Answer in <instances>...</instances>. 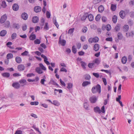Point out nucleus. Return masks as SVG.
I'll list each match as a JSON object with an SVG mask.
<instances>
[{
  "label": "nucleus",
  "mask_w": 134,
  "mask_h": 134,
  "mask_svg": "<svg viewBox=\"0 0 134 134\" xmlns=\"http://www.w3.org/2000/svg\"><path fill=\"white\" fill-rule=\"evenodd\" d=\"M33 32H32L29 36V38L30 40H33L36 38V36L35 34H33Z\"/></svg>",
  "instance_id": "13"
},
{
  "label": "nucleus",
  "mask_w": 134,
  "mask_h": 134,
  "mask_svg": "<svg viewBox=\"0 0 134 134\" xmlns=\"http://www.w3.org/2000/svg\"><path fill=\"white\" fill-rule=\"evenodd\" d=\"M34 43L35 44H40L41 43L40 40L38 39H36L34 41Z\"/></svg>",
  "instance_id": "46"
},
{
  "label": "nucleus",
  "mask_w": 134,
  "mask_h": 134,
  "mask_svg": "<svg viewBox=\"0 0 134 134\" xmlns=\"http://www.w3.org/2000/svg\"><path fill=\"white\" fill-rule=\"evenodd\" d=\"M44 29H46V30H48L49 27L48 25V23H45V24L44 26Z\"/></svg>",
  "instance_id": "58"
},
{
  "label": "nucleus",
  "mask_w": 134,
  "mask_h": 134,
  "mask_svg": "<svg viewBox=\"0 0 134 134\" xmlns=\"http://www.w3.org/2000/svg\"><path fill=\"white\" fill-rule=\"evenodd\" d=\"M129 26L128 25H125L123 27V30L125 32H127L129 30Z\"/></svg>",
  "instance_id": "24"
},
{
  "label": "nucleus",
  "mask_w": 134,
  "mask_h": 134,
  "mask_svg": "<svg viewBox=\"0 0 134 134\" xmlns=\"http://www.w3.org/2000/svg\"><path fill=\"white\" fill-rule=\"evenodd\" d=\"M119 14L120 17H125L126 13L124 11L122 10L119 12Z\"/></svg>",
  "instance_id": "19"
},
{
  "label": "nucleus",
  "mask_w": 134,
  "mask_h": 134,
  "mask_svg": "<svg viewBox=\"0 0 134 134\" xmlns=\"http://www.w3.org/2000/svg\"><path fill=\"white\" fill-rule=\"evenodd\" d=\"M12 86L14 87L16 89H18L20 87V85L18 82L13 83Z\"/></svg>",
  "instance_id": "8"
},
{
  "label": "nucleus",
  "mask_w": 134,
  "mask_h": 134,
  "mask_svg": "<svg viewBox=\"0 0 134 134\" xmlns=\"http://www.w3.org/2000/svg\"><path fill=\"white\" fill-rule=\"evenodd\" d=\"M102 0H94L93 2L94 4H96L99 3Z\"/></svg>",
  "instance_id": "50"
},
{
  "label": "nucleus",
  "mask_w": 134,
  "mask_h": 134,
  "mask_svg": "<svg viewBox=\"0 0 134 134\" xmlns=\"http://www.w3.org/2000/svg\"><path fill=\"white\" fill-rule=\"evenodd\" d=\"M13 75L14 77H17L21 76V74L19 73H15L13 74Z\"/></svg>",
  "instance_id": "57"
},
{
  "label": "nucleus",
  "mask_w": 134,
  "mask_h": 134,
  "mask_svg": "<svg viewBox=\"0 0 134 134\" xmlns=\"http://www.w3.org/2000/svg\"><path fill=\"white\" fill-rule=\"evenodd\" d=\"M29 52L26 51H25L24 52L21 54V55L23 56H29V55H28Z\"/></svg>",
  "instance_id": "36"
},
{
  "label": "nucleus",
  "mask_w": 134,
  "mask_h": 134,
  "mask_svg": "<svg viewBox=\"0 0 134 134\" xmlns=\"http://www.w3.org/2000/svg\"><path fill=\"white\" fill-rule=\"evenodd\" d=\"M99 46L98 44H96L94 46V49L96 51H97L99 49Z\"/></svg>",
  "instance_id": "16"
},
{
  "label": "nucleus",
  "mask_w": 134,
  "mask_h": 134,
  "mask_svg": "<svg viewBox=\"0 0 134 134\" xmlns=\"http://www.w3.org/2000/svg\"><path fill=\"white\" fill-rule=\"evenodd\" d=\"M93 110L96 113H99L100 114L101 112V110L97 106L94 108Z\"/></svg>",
  "instance_id": "11"
},
{
  "label": "nucleus",
  "mask_w": 134,
  "mask_h": 134,
  "mask_svg": "<svg viewBox=\"0 0 134 134\" xmlns=\"http://www.w3.org/2000/svg\"><path fill=\"white\" fill-rule=\"evenodd\" d=\"M59 43L63 46H65L66 44V41L64 40H62L61 39V36L59 38Z\"/></svg>",
  "instance_id": "4"
},
{
  "label": "nucleus",
  "mask_w": 134,
  "mask_h": 134,
  "mask_svg": "<svg viewBox=\"0 0 134 134\" xmlns=\"http://www.w3.org/2000/svg\"><path fill=\"white\" fill-rule=\"evenodd\" d=\"M39 66L41 68L44 70H46V68L43 65L42 63H40L39 64Z\"/></svg>",
  "instance_id": "40"
},
{
  "label": "nucleus",
  "mask_w": 134,
  "mask_h": 134,
  "mask_svg": "<svg viewBox=\"0 0 134 134\" xmlns=\"http://www.w3.org/2000/svg\"><path fill=\"white\" fill-rule=\"evenodd\" d=\"M15 61L18 63H20L22 62V59L21 57H16L15 58Z\"/></svg>",
  "instance_id": "17"
},
{
  "label": "nucleus",
  "mask_w": 134,
  "mask_h": 134,
  "mask_svg": "<svg viewBox=\"0 0 134 134\" xmlns=\"http://www.w3.org/2000/svg\"><path fill=\"white\" fill-rule=\"evenodd\" d=\"M36 71L39 74H41L43 73V71L41 69L37 67L36 69Z\"/></svg>",
  "instance_id": "23"
},
{
  "label": "nucleus",
  "mask_w": 134,
  "mask_h": 134,
  "mask_svg": "<svg viewBox=\"0 0 134 134\" xmlns=\"http://www.w3.org/2000/svg\"><path fill=\"white\" fill-rule=\"evenodd\" d=\"M49 83L51 84L52 85H56L58 86H59V85L54 81L51 80H50Z\"/></svg>",
  "instance_id": "28"
},
{
  "label": "nucleus",
  "mask_w": 134,
  "mask_h": 134,
  "mask_svg": "<svg viewBox=\"0 0 134 134\" xmlns=\"http://www.w3.org/2000/svg\"><path fill=\"white\" fill-rule=\"evenodd\" d=\"M105 27L106 29L108 31H110L111 28V26L109 24L105 26Z\"/></svg>",
  "instance_id": "45"
},
{
  "label": "nucleus",
  "mask_w": 134,
  "mask_h": 134,
  "mask_svg": "<svg viewBox=\"0 0 134 134\" xmlns=\"http://www.w3.org/2000/svg\"><path fill=\"white\" fill-rule=\"evenodd\" d=\"M93 75L97 78H98L99 77V75L98 73H93Z\"/></svg>",
  "instance_id": "52"
},
{
  "label": "nucleus",
  "mask_w": 134,
  "mask_h": 134,
  "mask_svg": "<svg viewBox=\"0 0 134 134\" xmlns=\"http://www.w3.org/2000/svg\"><path fill=\"white\" fill-rule=\"evenodd\" d=\"M87 30V27H84L82 29V31L84 33H85Z\"/></svg>",
  "instance_id": "49"
},
{
  "label": "nucleus",
  "mask_w": 134,
  "mask_h": 134,
  "mask_svg": "<svg viewBox=\"0 0 134 134\" xmlns=\"http://www.w3.org/2000/svg\"><path fill=\"white\" fill-rule=\"evenodd\" d=\"M79 55H83L84 54H85V53L84 52L82 51H81L80 52H78Z\"/></svg>",
  "instance_id": "64"
},
{
  "label": "nucleus",
  "mask_w": 134,
  "mask_h": 134,
  "mask_svg": "<svg viewBox=\"0 0 134 134\" xmlns=\"http://www.w3.org/2000/svg\"><path fill=\"white\" fill-rule=\"evenodd\" d=\"M34 10L36 13L39 12L41 11V8L38 6H36L34 8Z\"/></svg>",
  "instance_id": "6"
},
{
  "label": "nucleus",
  "mask_w": 134,
  "mask_h": 134,
  "mask_svg": "<svg viewBox=\"0 0 134 134\" xmlns=\"http://www.w3.org/2000/svg\"><path fill=\"white\" fill-rule=\"evenodd\" d=\"M4 27L7 28H9L10 27V23L9 21H6L4 23Z\"/></svg>",
  "instance_id": "12"
},
{
  "label": "nucleus",
  "mask_w": 134,
  "mask_h": 134,
  "mask_svg": "<svg viewBox=\"0 0 134 134\" xmlns=\"http://www.w3.org/2000/svg\"><path fill=\"white\" fill-rule=\"evenodd\" d=\"M13 28L16 30H18L20 27V25L19 24L14 23L12 25Z\"/></svg>",
  "instance_id": "7"
},
{
  "label": "nucleus",
  "mask_w": 134,
  "mask_h": 134,
  "mask_svg": "<svg viewBox=\"0 0 134 134\" xmlns=\"http://www.w3.org/2000/svg\"><path fill=\"white\" fill-rule=\"evenodd\" d=\"M1 6L3 8H6L7 5L5 1H3L2 2Z\"/></svg>",
  "instance_id": "43"
},
{
  "label": "nucleus",
  "mask_w": 134,
  "mask_h": 134,
  "mask_svg": "<svg viewBox=\"0 0 134 134\" xmlns=\"http://www.w3.org/2000/svg\"><path fill=\"white\" fill-rule=\"evenodd\" d=\"M19 82L21 84V86H23L24 85H27V83L25 79H22L19 81Z\"/></svg>",
  "instance_id": "5"
},
{
  "label": "nucleus",
  "mask_w": 134,
  "mask_h": 134,
  "mask_svg": "<svg viewBox=\"0 0 134 134\" xmlns=\"http://www.w3.org/2000/svg\"><path fill=\"white\" fill-rule=\"evenodd\" d=\"M74 30V28H71L70 29L68 32V34H72Z\"/></svg>",
  "instance_id": "38"
},
{
  "label": "nucleus",
  "mask_w": 134,
  "mask_h": 134,
  "mask_svg": "<svg viewBox=\"0 0 134 134\" xmlns=\"http://www.w3.org/2000/svg\"><path fill=\"white\" fill-rule=\"evenodd\" d=\"M116 5L114 4H111V9L112 11H115L116 9Z\"/></svg>",
  "instance_id": "30"
},
{
  "label": "nucleus",
  "mask_w": 134,
  "mask_h": 134,
  "mask_svg": "<svg viewBox=\"0 0 134 134\" xmlns=\"http://www.w3.org/2000/svg\"><path fill=\"white\" fill-rule=\"evenodd\" d=\"M117 37L119 40H121L123 37L122 34L121 32L118 33L117 34Z\"/></svg>",
  "instance_id": "25"
},
{
  "label": "nucleus",
  "mask_w": 134,
  "mask_h": 134,
  "mask_svg": "<svg viewBox=\"0 0 134 134\" xmlns=\"http://www.w3.org/2000/svg\"><path fill=\"white\" fill-rule=\"evenodd\" d=\"M89 105L87 103H84L83 104V106L84 108H85V109L87 110H89Z\"/></svg>",
  "instance_id": "32"
},
{
  "label": "nucleus",
  "mask_w": 134,
  "mask_h": 134,
  "mask_svg": "<svg viewBox=\"0 0 134 134\" xmlns=\"http://www.w3.org/2000/svg\"><path fill=\"white\" fill-rule=\"evenodd\" d=\"M99 40V38L97 37H95L93 38V42H98Z\"/></svg>",
  "instance_id": "35"
},
{
  "label": "nucleus",
  "mask_w": 134,
  "mask_h": 134,
  "mask_svg": "<svg viewBox=\"0 0 134 134\" xmlns=\"http://www.w3.org/2000/svg\"><path fill=\"white\" fill-rule=\"evenodd\" d=\"M68 86L67 87V88H68V89L69 90L72 87L73 85L72 83H69L68 84Z\"/></svg>",
  "instance_id": "42"
},
{
  "label": "nucleus",
  "mask_w": 134,
  "mask_h": 134,
  "mask_svg": "<svg viewBox=\"0 0 134 134\" xmlns=\"http://www.w3.org/2000/svg\"><path fill=\"white\" fill-rule=\"evenodd\" d=\"M91 84V82L90 81H84L83 82L82 84V86L83 87L86 86L87 85H90Z\"/></svg>",
  "instance_id": "15"
},
{
  "label": "nucleus",
  "mask_w": 134,
  "mask_h": 134,
  "mask_svg": "<svg viewBox=\"0 0 134 134\" xmlns=\"http://www.w3.org/2000/svg\"><path fill=\"white\" fill-rule=\"evenodd\" d=\"M7 32L5 30H2L0 32V36H4L7 34Z\"/></svg>",
  "instance_id": "14"
},
{
  "label": "nucleus",
  "mask_w": 134,
  "mask_h": 134,
  "mask_svg": "<svg viewBox=\"0 0 134 134\" xmlns=\"http://www.w3.org/2000/svg\"><path fill=\"white\" fill-rule=\"evenodd\" d=\"M17 36V34L16 33H13L11 36V38L12 40H14L15 38Z\"/></svg>",
  "instance_id": "41"
},
{
  "label": "nucleus",
  "mask_w": 134,
  "mask_h": 134,
  "mask_svg": "<svg viewBox=\"0 0 134 134\" xmlns=\"http://www.w3.org/2000/svg\"><path fill=\"white\" fill-rule=\"evenodd\" d=\"M39 103L38 102L36 101L34 102H30V104L31 105H37Z\"/></svg>",
  "instance_id": "44"
},
{
  "label": "nucleus",
  "mask_w": 134,
  "mask_h": 134,
  "mask_svg": "<svg viewBox=\"0 0 134 134\" xmlns=\"http://www.w3.org/2000/svg\"><path fill=\"white\" fill-rule=\"evenodd\" d=\"M52 104L58 106H59L60 105V103L57 100H54Z\"/></svg>",
  "instance_id": "34"
},
{
  "label": "nucleus",
  "mask_w": 134,
  "mask_h": 134,
  "mask_svg": "<svg viewBox=\"0 0 134 134\" xmlns=\"http://www.w3.org/2000/svg\"><path fill=\"white\" fill-rule=\"evenodd\" d=\"M28 15L27 13L24 12L22 14L21 17H28Z\"/></svg>",
  "instance_id": "56"
},
{
  "label": "nucleus",
  "mask_w": 134,
  "mask_h": 134,
  "mask_svg": "<svg viewBox=\"0 0 134 134\" xmlns=\"http://www.w3.org/2000/svg\"><path fill=\"white\" fill-rule=\"evenodd\" d=\"M12 8L15 11H17L19 9V6L17 4L15 3L12 6Z\"/></svg>",
  "instance_id": "9"
},
{
  "label": "nucleus",
  "mask_w": 134,
  "mask_h": 134,
  "mask_svg": "<svg viewBox=\"0 0 134 134\" xmlns=\"http://www.w3.org/2000/svg\"><path fill=\"white\" fill-rule=\"evenodd\" d=\"M118 17H113L112 20L113 22L114 23H116L117 21Z\"/></svg>",
  "instance_id": "55"
},
{
  "label": "nucleus",
  "mask_w": 134,
  "mask_h": 134,
  "mask_svg": "<svg viewBox=\"0 0 134 134\" xmlns=\"http://www.w3.org/2000/svg\"><path fill=\"white\" fill-rule=\"evenodd\" d=\"M39 20L38 17H33L32 19V22L35 23H37Z\"/></svg>",
  "instance_id": "22"
},
{
  "label": "nucleus",
  "mask_w": 134,
  "mask_h": 134,
  "mask_svg": "<svg viewBox=\"0 0 134 134\" xmlns=\"http://www.w3.org/2000/svg\"><path fill=\"white\" fill-rule=\"evenodd\" d=\"M17 68L19 71H21L23 70L25 67L23 64H20L18 66Z\"/></svg>",
  "instance_id": "10"
},
{
  "label": "nucleus",
  "mask_w": 134,
  "mask_h": 134,
  "mask_svg": "<svg viewBox=\"0 0 134 134\" xmlns=\"http://www.w3.org/2000/svg\"><path fill=\"white\" fill-rule=\"evenodd\" d=\"M22 29L23 31H24L26 30L27 29V26L26 24H25L22 26Z\"/></svg>",
  "instance_id": "48"
},
{
  "label": "nucleus",
  "mask_w": 134,
  "mask_h": 134,
  "mask_svg": "<svg viewBox=\"0 0 134 134\" xmlns=\"http://www.w3.org/2000/svg\"><path fill=\"white\" fill-rule=\"evenodd\" d=\"M94 64L93 63H89L88 65V66L90 68H93Z\"/></svg>",
  "instance_id": "60"
},
{
  "label": "nucleus",
  "mask_w": 134,
  "mask_h": 134,
  "mask_svg": "<svg viewBox=\"0 0 134 134\" xmlns=\"http://www.w3.org/2000/svg\"><path fill=\"white\" fill-rule=\"evenodd\" d=\"M97 100V98L96 96H93L90 97L89 98V100L91 103H95Z\"/></svg>",
  "instance_id": "3"
},
{
  "label": "nucleus",
  "mask_w": 134,
  "mask_h": 134,
  "mask_svg": "<svg viewBox=\"0 0 134 134\" xmlns=\"http://www.w3.org/2000/svg\"><path fill=\"white\" fill-rule=\"evenodd\" d=\"M121 84H120L119 85L118 88V92L120 94L121 92Z\"/></svg>",
  "instance_id": "54"
},
{
  "label": "nucleus",
  "mask_w": 134,
  "mask_h": 134,
  "mask_svg": "<svg viewBox=\"0 0 134 134\" xmlns=\"http://www.w3.org/2000/svg\"><path fill=\"white\" fill-rule=\"evenodd\" d=\"M76 46L77 48L78 49H79L81 47V44L80 43H77L76 44Z\"/></svg>",
  "instance_id": "59"
},
{
  "label": "nucleus",
  "mask_w": 134,
  "mask_h": 134,
  "mask_svg": "<svg viewBox=\"0 0 134 134\" xmlns=\"http://www.w3.org/2000/svg\"><path fill=\"white\" fill-rule=\"evenodd\" d=\"M121 25L120 24H118L115 27L114 30L116 32L120 30Z\"/></svg>",
  "instance_id": "21"
},
{
  "label": "nucleus",
  "mask_w": 134,
  "mask_h": 134,
  "mask_svg": "<svg viewBox=\"0 0 134 134\" xmlns=\"http://www.w3.org/2000/svg\"><path fill=\"white\" fill-rule=\"evenodd\" d=\"M22 131L20 130H17L16 131L15 134H22Z\"/></svg>",
  "instance_id": "51"
},
{
  "label": "nucleus",
  "mask_w": 134,
  "mask_h": 134,
  "mask_svg": "<svg viewBox=\"0 0 134 134\" xmlns=\"http://www.w3.org/2000/svg\"><path fill=\"white\" fill-rule=\"evenodd\" d=\"M94 63L96 64L97 65H98L100 63V62L98 58L95 59L94 61Z\"/></svg>",
  "instance_id": "47"
},
{
  "label": "nucleus",
  "mask_w": 134,
  "mask_h": 134,
  "mask_svg": "<svg viewBox=\"0 0 134 134\" xmlns=\"http://www.w3.org/2000/svg\"><path fill=\"white\" fill-rule=\"evenodd\" d=\"M101 86L99 84H97L96 86H94L92 88L91 91L93 93H95L98 92L99 93L101 92Z\"/></svg>",
  "instance_id": "1"
},
{
  "label": "nucleus",
  "mask_w": 134,
  "mask_h": 134,
  "mask_svg": "<svg viewBox=\"0 0 134 134\" xmlns=\"http://www.w3.org/2000/svg\"><path fill=\"white\" fill-rule=\"evenodd\" d=\"M78 15L79 17H93V15L90 12L82 13L80 15L79 14Z\"/></svg>",
  "instance_id": "2"
},
{
  "label": "nucleus",
  "mask_w": 134,
  "mask_h": 134,
  "mask_svg": "<svg viewBox=\"0 0 134 134\" xmlns=\"http://www.w3.org/2000/svg\"><path fill=\"white\" fill-rule=\"evenodd\" d=\"M85 79L86 80H89L91 79V77L89 75L86 74L85 76Z\"/></svg>",
  "instance_id": "33"
},
{
  "label": "nucleus",
  "mask_w": 134,
  "mask_h": 134,
  "mask_svg": "<svg viewBox=\"0 0 134 134\" xmlns=\"http://www.w3.org/2000/svg\"><path fill=\"white\" fill-rule=\"evenodd\" d=\"M81 65L83 69H86V64L83 61L81 62Z\"/></svg>",
  "instance_id": "31"
},
{
  "label": "nucleus",
  "mask_w": 134,
  "mask_h": 134,
  "mask_svg": "<svg viewBox=\"0 0 134 134\" xmlns=\"http://www.w3.org/2000/svg\"><path fill=\"white\" fill-rule=\"evenodd\" d=\"M60 82L61 83V84L63 85L64 86H66V84L61 79H60Z\"/></svg>",
  "instance_id": "63"
},
{
  "label": "nucleus",
  "mask_w": 134,
  "mask_h": 134,
  "mask_svg": "<svg viewBox=\"0 0 134 134\" xmlns=\"http://www.w3.org/2000/svg\"><path fill=\"white\" fill-rule=\"evenodd\" d=\"M98 9L99 12L102 13L104 11V8L103 5H101L99 7Z\"/></svg>",
  "instance_id": "18"
},
{
  "label": "nucleus",
  "mask_w": 134,
  "mask_h": 134,
  "mask_svg": "<svg viewBox=\"0 0 134 134\" xmlns=\"http://www.w3.org/2000/svg\"><path fill=\"white\" fill-rule=\"evenodd\" d=\"M2 75L3 77L8 78L10 76V74L8 72H4L2 74Z\"/></svg>",
  "instance_id": "20"
},
{
  "label": "nucleus",
  "mask_w": 134,
  "mask_h": 134,
  "mask_svg": "<svg viewBox=\"0 0 134 134\" xmlns=\"http://www.w3.org/2000/svg\"><path fill=\"white\" fill-rule=\"evenodd\" d=\"M7 19V17H1L0 22L1 24L3 23Z\"/></svg>",
  "instance_id": "29"
},
{
  "label": "nucleus",
  "mask_w": 134,
  "mask_h": 134,
  "mask_svg": "<svg viewBox=\"0 0 134 134\" xmlns=\"http://www.w3.org/2000/svg\"><path fill=\"white\" fill-rule=\"evenodd\" d=\"M13 57V54L12 53H8L7 55V58L8 59L12 58Z\"/></svg>",
  "instance_id": "27"
},
{
  "label": "nucleus",
  "mask_w": 134,
  "mask_h": 134,
  "mask_svg": "<svg viewBox=\"0 0 134 134\" xmlns=\"http://www.w3.org/2000/svg\"><path fill=\"white\" fill-rule=\"evenodd\" d=\"M105 40L107 41L111 42L112 41L113 39L111 37H108L106 38Z\"/></svg>",
  "instance_id": "53"
},
{
  "label": "nucleus",
  "mask_w": 134,
  "mask_h": 134,
  "mask_svg": "<svg viewBox=\"0 0 134 134\" xmlns=\"http://www.w3.org/2000/svg\"><path fill=\"white\" fill-rule=\"evenodd\" d=\"M134 32H133L132 31L131 32H128L126 33V36L127 37H129L131 36H132V35H133Z\"/></svg>",
  "instance_id": "39"
},
{
  "label": "nucleus",
  "mask_w": 134,
  "mask_h": 134,
  "mask_svg": "<svg viewBox=\"0 0 134 134\" xmlns=\"http://www.w3.org/2000/svg\"><path fill=\"white\" fill-rule=\"evenodd\" d=\"M127 61V58L125 56L123 57L121 59L122 63L123 64H125L126 62Z\"/></svg>",
  "instance_id": "26"
},
{
  "label": "nucleus",
  "mask_w": 134,
  "mask_h": 134,
  "mask_svg": "<svg viewBox=\"0 0 134 134\" xmlns=\"http://www.w3.org/2000/svg\"><path fill=\"white\" fill-rule=\"evenodd\" d=\"M128 23L129 24L131 25L133 24V21L131 20L130 19L128 21Z\"/></svg>",
  "instance_id": "62"
},
{
  "label": "nucleus",
  "mask_w": 134,
  "mask_h": 134,
  "mask_svg": "<svg viewBox=\"0 0 134 134\" xmlns=\"http://www.w3.org/2000/svg\"><path fill=\"white\" fill-rule=\"evenodd\" d=\"M72 52L74 54L76 53L77 52V50L75 48V46H73L72 47Z\"/></svg>",
  "instance_id": "37"
},
{
  "label": "nucleus",
  "mask_w": 134,
  "mask_h": 134,
  "mask_svg": "<svg viewBox=\"0 0 134 134\" xmlns=\"http://www.w3.org/2000/svg\"><path fill=\"white\" fill-rule=\"evenodd\" d=\"M129 4L130 5H134V0H130Z\"/></svg>",
  "instance_id": "61"
}]
</instances>
